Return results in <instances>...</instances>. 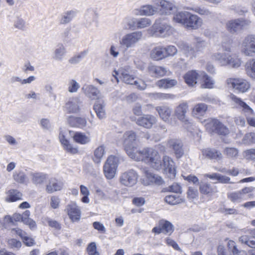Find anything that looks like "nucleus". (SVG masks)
I'll use <instances>...</instances> for the list:
<instances>
[{
	"label": "nucleus",
	"instance_id": "46",
	"mask_svg": "<svg viewBox=\"0 0 255 255\" xmlns=\"http://www.w3.org/2000/svg\"><path fill=\"white\" fill-rule=\"evenodd\" d=\"M227 245L231 255H247L246 252L238 249L236 243L234 241L229 240Z\"/></svg>",
	"mask_w": 255,
	"mask_h": 255
},
{
	"label": "nucleus",
	"instance_id": "28",
	"mask_svg": "<svg viewBox=\"0 0 255 255\" xmlns=\"http://www.w3.org/2000/svg\"><path fill=\"white\" fill-rule=\"evenodd\" d=\"M81 103L78 98L70 99L65 104V110L70 113H76L79 112Z\"/></svg>",
	"mask_w": 255,
	"mask_h": 255
},
{
	"label": "nucleus",
	"instance_id": "42",
	"mask_svg": "<svg viewBox=\"0 0 255 255\" xmlns=\"http://www.w3.org/2000/svg\"><path fill=\"white\" fill-rule=\"evenodd\" d=\"M189 13V12L187 11H177L173 14L172 21L180 23L184 26Z\"/></svg>",
	"mask_w": 255,
	"mask_h": 255
},
{
	"label": "nucleus",
	"instance_id": "17",
	"mask_svg": "<svg viewBox=\"0 0 255 255\" xmlns=\"http://www.w3.org/2000/svg\"><path fill=\"white\" fill-rule=\"evenodd\" d=\"M131 121H135L136 124L146 128H150L157 122L156 118L151 115H143L137 119L134 117L130 118Z\"/></svg>",
	"mask_w": 255,
	"mask_h": 255
},
{
	"label": "nucleus",
	"instance_id": "53",
	"mask_svg": "<svg viewBox=\"0 0 255 255\" xmlns=\"http://www.w3.org/2000/svg\"><path fill=\"white\" fill-rule=\"evenodd\" d=\"M137 18L133 17H127L125 18L123 23L126 29H131L136 28Z\"/></svg>",
	"mask_w": 255,
	"mask_h": 255
},
{
	"label": "nucleus",
	"instance_id": "47",
	"mask_svg": "<svg viewBox=\"0 0 255 255\" xmlns=\"http://www.w3.org/2000/svg\"><path fill=\"white\" fill-rule=\"evenodd\" d=\"M150 56L155 60H159L165 58V48L160 46L154 48L151 52Z\"/></svg>",
	"mask_w": 255,
	"mask_h": 255
},
{
	"label": "nucleus",
	"instance_id": "44",
	"mask_svg": "<svg viewBox=\"0 0 255 255\" xmlns=\"http://www.w3.org/2000/svg\"><path fill=\"white\" fill-rule=\"evenodd\" d=\"M68 122L71 126L80 128H84L87 123L85 118L74 117H70Z\"/></svg>",
	"mask_w": 255,
	"mask_h": 255
},
{
	"label": "nucleus",
	"instance_id": "24",
	"mask_svg": "<svg viewBox=\"0 0 255 255\" xmlns=\"http://www.w3.org/2000/svg\"><path fill=\"white\" fill-rule=\"evenodd\" d=\"M202 19L195 14L189 13L184 27L192 29H197L202 26Z\"/></svg>",
	"mask_w": 255,
	"mask_h": 255
},
{
	"label": "nucleus",
	"instance_id": "36",
	"mask_svg": "<svg viewBox=\"0 0 255 255\" xmlns=\"http://www.w3.org/2000/svg\"><path fill=\"white\" fill-rule=\"evenodd\" d=\"M147 95L151 100L154 101H164L175 98V95L169 93L154 92L148 93Z\"/></svg>",
	"mask_w": 255,
	"mask_h": 255
},
{
	"label": "nucleus",
	"instance_id": "43",
	"mask_svg": "<svg viewBox=\"0 0 255 255\" xmlns=\"http://www.w3.org/2000/svg\"><path fill=\"white\" fill-rule=\"evenodd\" d=\"M105 106V103L103 101H97L94 105V109L97 117L100 119H103L106 118Z\"/></svg>",
	"mask_w": 255,
	"mask_h": 255
},
{
	"label": "nucleus",
	"instance_id": "19",
	"mask_svg": "<svg viewBox=\"0 0 255 255\" xmlns=\"http://www.w3.org/2000/svg\"><path fill=\"white\" fill-rule=\"evenodd\" d=\"M65 211L72 222L80 221L81 211L75 202H70L66 207Z\"/></svg>",
	"mask_w": 255,
	"mask_h": 255
},
{
	"label": "nucleus",
	"instance_id": "27",
	"mask_svg": "<svg viewBox=\"0 0 255 255\" xmlns=\"http://www.w3.org/2000/svg\"><path fill=\"white\" fill-rule=\"evenodd\" d=\"M148 71L151 76L157 78L168 75L167 74L168 71L167 69L160 66L149 65L148 67Z\"/></svg>",
	"mask_w": 255,
	"mask_h": 255
},
{
	"label": "nucleus",
	"instance_id": "38",
	"mask_svg": "<svg viewBox=\"0 0 255 255\" xmlns=\"http://www.w3.org/2000/svg\"><path fill=\"white\" fill-rule=\"evenodd\" d=\"M155 110L163 121L166 122L169 121L172 112L171 109L169 107L167 106H157L155 108Z\"/></svg>",
	"mask_w": 255,
	"mask_h": 255
},
{
	"label": "nucleus",
	"instance_id": "58",
	"mask_svg": "<svg viewBox=\"0 0 255 255\" xmlns=\"http://www.w3.org/2000/svg\"><path fill=\"white\" fill-rule=\"evenodd\" d=\"M14 26L21 30H25L27 28V25L24 19L20 17H17L14 22Z\"/></svg>",
	"mask_w": 255,
	"mask_h": 255
},
{
	"label": "nucleus",
	"instance_id": "12",
	"mask_svg": "<svg viewBox=\"0 0 255 255\" xmlns=\"http://www.w3.org/2000/svg\"><path fill=\"white\" fill-rule=\"evenodd\" d=\"M188 110L189 106L187 103L182 102L175 107L174 111L175 117L187 127L192 125V123L187 115Z\"/></svg>",
	"mask_w": 255,
	"mask_h": 255
},
{
	"label": "nucleus",
	"instance_id": "8",
	"mask_svg": "<svg viewBox=\"0 0 255 255\" xmlns=\"http://www.w3.org/2000/svg\"><path fill=\"white\" fill-rule=\"evenodd\" d=\"M241 53L245 56H255V35H249L243 39L241 45Z\"/></svg>",
	"mask_w": 255,
	"mask_h": 255
},
{
	"label": "nucleus",
	"instance_id": "30",
	"mask_svg": "<svg viewBox=\"0 0 255 255\" xmlns=\"http://www.w3.org/2000/svg\"><path fill=\"white\" fill-rule=\"evenodd\" d=\"M202 156L207 159H214L216 160L222 159V153L214 148H206L202 150Z\"/></svg>",
	"mask_w": 255,
	"mask_h": 255
},
{
	"label": "nucleus",
	"instance_id": "56",
	"mask_svg": "<svg viewBox=\"0 0 255 255\" xmlns=\"http://www.w3.org/2000/svg\"><path fill=\"white\" fill-rule=\"evenodd\" d=\"M165 201L170 205H176L182 202V199L177 195H169L165 197Z\"/></svg>",
	"mask_w": 255,
	"mask_h": 255
},
{
	"label": "nucleus",
	"instance_id": "16",
	"mask_svg": "<svg viewBox=\"0 0 255 255\" xmlns=\"http://www.w3.org/2000/svg\"><path fill=\"white\" fill-rule=\"evenodd\" d=\"M71 131L66 128H61L59 136V140L64 149L67 152L76 154L78 152V148L70 143L67 139V135Z\"/></svg>",
	"mask_w": 255,
	"mask_h": 255
},
{
	"label": "nucleus",
	"instance_id": "11",
	"mask_svg": "<svg viewBox=\"0 0 255 255\" xmlns=\"http://www.w3.org/2000/svg\"><path fill=\"white\" fill-rule=\"evenodd\" d=\"M226 83L229 88L241 93L246 92L250 88L249 82L242 78H230L226 80Z\"/></svg>",
	"mask_w": 255,
	"mask_h": 255
},
{
	"label": "nucleus",
	"instance_id": "21",
	"mask_svg": "<svg viewBox=\"0 0 255 255\" xmlns=\"http://www.w3.org/2000/svg\"><path fill=\"white\" fill-rule=\"evenodd\" d=\"M250 23L249 21L243 19H232L226 23V28L230 32L235 33L242 29Z\"/></svg>",
	"mask_w": 255,
	"mask_h": 255
},
{
	"label": "nucleus",
	"instance_id": "26",
	"mask_svg": "<svg viewBox=\"0 0 255 255\" xmlns=\"http://www.w3.org/2000/svg\"><path fill=\"white\" fill-rule=\"evenodd\" d=\"M167 146L172 149L177 158H180L183 154V145L180 140L177 139H170L167 142Z\"/></svg>",
	"mask_w": 255,
	"mask_h": 255
},
{
	"label": "nucleus",
	"instance_id": "35",
	"mask_svg": "<svg viewBox=\"0 0 255 255\" xmlns=\"http://www.w3.org/2000/svg\"><path fill=\"white\" fill-rule=\"evenodd\" d=\"M207 109V105L204 103L197 104L192 109V115L195 118L200 119L206 113Z\"/></svg>",
	"mask_w": 255,
	"mask_h": 255
},
{
	"label": "nucleus",
	"instance_id": "23",
	"mask_svg": "<svg viewBox=\"0 0 255 255\" xmlns=\"http://www.w3.org/2000/svg\"><path fill=\"white\" fill-rule=\"evenodd\" d=\"M202 71L190 70L183 76L185 83L190 87H194L197 83V80H200Z\"/></svg>",
	"mask_w": 255,
	"mask_h": 255
},
{
	"label": "nucleus",
	"instance_id": "13",
	"mask_svg": "<svg viewBox=\"0 0 255 255\" xmlns=\"http://www.w3.org/2000/svg\"><path fill=\"white\" fill-rule=\"evenodd\" d=\"M254 190L255 187H246L239 191L228 193V198L234 203H239L248 199V194L254 191Z\"/></svg>",
	"mask_w": 255,
	"mask_h": 255
},
{
	"label": "nucleus",
	"instance_id": "10",
	"mask_svg": "<svg viewBox=\"0 0 255 255\" xmlns=\"http://www.w3.org/2000/svg\"><path fill=\"white\" fill-rule=\"evenodd\" d=\"M160 167L155 168L156 170H162L163 173L169 178H174L176 174L175 164L171 158L165 155L160 160Z\"/></svg>",
	"mask_w": 255,
	"mask_h": 255
},
{
	"label": "nucleus",
	"instance_id": "4",
	"mask_svg": "<svg viewBox=\"0 0 255 255\" xmlns=\"http://www.w3.org/2000/svg\"><path fill=\"white\" fill-rule=\"evenodd\" d=\"M174 31V28L170 24L166 22L158 23L157 20L148 30L152 36L161 37H168L172 35Z\"/></svg>",
	"mask_w": 255,
	"mask_h": 255
},
{
	"label": "nucleus",
	"instance_id": "34",
	"mask_svg": "<svg viewBox=\"0 0 255 255\" xmlns=\"http://www.w3.org/2000/svg\"><path fill=\"white\" fill-rule=\"evenodd\" d=\"M77 11L75 9L67 10L61 16L59 20V23L61 25H65L69 23L77 15Z\"/></svg>",
	"mask_w": 255,
	"mask_h": 255
},
{
	"label": "nucleus",
	"instance_id": "18",
	"mask_svg": "<svg viewBox=\"0 0 255 255\" xmlns=\"http://www.w3.org/2000/svg\"><path fill=\"white\" fill-rule=\"evenodd\" d=\"M142 172L144 176L141 179V182L144 185L148 186L153 183L161 185L163 183V180L160 176L153 174L148 169H143Z\"/></svg>",
	"mask_w": 255,
	"mask_h": 255
},
{
	"label": "nucleus",
	"instance_id": "45",
	"mask_svg": "<svg viewBox=\"0 0 255 255\" xmlns=\"http://www.w3.org/2000/svg\"><path fill=\"white\" fill-rule=\"evenodd\" d=\"M22 194L17 190L11 189L6 193L5 200L7 202H15L22 199Z\"/></svg>",
	"mask_w": 255,
	"mask_h": 255
},
{
	"label": "nucleus",
	"instance_id": "62",
	"mask_svg": "<svg viewBox=\"0 0 255 255\" xmlns=\"http://www.w3.org/2000/svg\"><path fill=\"white\" fill-rule=\"evenodd\" d=\"M86 53L85 52H82L78 55H75L68 60V62L71 65H76L78 64L82 59L84 57Z\"/></svg>",
	"mask_w": 255,
	"mask_h": 255
},
{
	"label": "nucleus",
	"instance_id": "32",
	"mask_svg": "<svg viewBox=\"0 0 255 255\" xmlns=\"http://www.w3.org/2000/svg\"><path fill=\"white\" fill-rule=\"evenodd\" d=\"M32 182L35 185L43 184L48 178V175L43 172H34L30 174Z\"/></svg>",
	"mask_w": 255,
	"mask_h": 255
},
{
	"label": "nucleus",
	"instance_id": "14",
	"mask_svg": "<svg viewBox=\"0 0 255 255\" xmlns=\"http://www.w3.org/2000/svg\"><path fill=\"white\" fill-rule=\"evenodd\" d=\"M112 74L117 82L119 81L118 76L124 82L128 84L132 85L135 81L134 77L131 74L130 68L128 66L122 67L119 71L114 70Z\"/></svg>",
	"mask_w": 255,
	"mask_h": 255
},
{
	"label": "nucleus",
	"instance_id": "25",
	"mask_svg": "<svg viewBox=\"0 0 255 255\" xmlns=\"http://www.w3.org/2000/svg\"><path fill=\"white\" fill-rule=\"evenodd\" d=\"M98 16V12L94 8L90 7L86 9L84 13L86 27H90L94 22H96Z\"/></svg>",
	"mask_w": 255,
	"mask_h": 255
},
{
	"label": "nucleus",
	"instance_id": "5",
	"mask_svg": "<svg viewBox=\"0 0 255 255\" xmlns=\"http://www.w3.org/2000/svg\"><path fill=\"white\" fill-rule=\"evenodd\" d=\"M119 163V159L116 156L111 155L107 157L103 165V172L107 179L115 178Z\"/></svg>",
	"mask_w": 255,
	"mask_h": 255
},
{
	"label": "nucleus",
	"instance_id": "3",
	"mask_svg": "<svg viewBox=\"0 0 255 255\" xmlns=\"http://www.w3.org/2000/svg\"><path fill=\"white\" fill-rule=\"evenodd\" d=\"M136 139V133L132 130L125 132L121 139L128 155L132 159L139 149L137 148Z\"/></svg>",
	"mask_w": 255,
	"mask_h": 255
},
{
	"label": "nucleus",
	"instance_id": "29",
	"mask_svg": "<svg viewBox=\"0 0 255 255\" xmlns=\"http://www.w3.org/2000/svg\"><path fill=\"white\" fill-rule=\"evenodd\" d=\"M63 187V183L55 178H51L48 180L45 186V191L50 194L61 190Z\"/></svg>",
	"mask_w": 255,
	"mask_h": 255
},
{
	"label": "nucleus",
	"instance_id": "51",
	"mask_svg": "<svg viewBox=\"0 0 255 255\" xmlns=\"http://www.w3.org/2000/svg\"><path fill=\"white\" fill-rule=\"evenodd\" d=\"M223 153L228 158L236 159L239 154V150L235 147H226L223 150Z\"/></svg>",
	"mask_w": 255,
	"mask_h": 255
},
{
	"label": "nucleus",
	"instance_id": "41",
	"mask_svg": "<svg viewBox=\"0 0 255 255\" xmlns=\"http://www.w3.org/2000/svg\"><path fill=\"white\" fill-rule=\"evenodd\" d=\"M66 54V49L63 44H58L55 48L52 57L55 61H61Z\"/></svg>",
	"mask_w": 255,
	"mask_h": 255
},
{
	"label": "nucleus",
	"instance_id": "57",
	"mask_svg": "<svg viewBox=\"0 0 255 255\" xmlns=\"http://www.w3.org/2000/svg\"><path fill=\"white\" fill-rule=\"evenodd\" d=\"M80 87L79 83L74 79H71L69 81L68 84V91L69 93H73L78 92Z\"/></svg>",
	"mask_w": 255,
	"mask_h": 255
},
{
	"label": "nucleus",
	"instance_id": "22",
	"mask_svg": "<svg viewBox=\"0 0 255 255\" xmlns=\"http://www.w3.org/2000/svg\"><path fill=\"white\" fill-rule=\"evenodd\" d=\"M231 105L235 108L241 109L244 113H252L253 109L240 98L232 94L230 95Z\"/></svg>",
	"mask_w": 255,
	"mask_h": 255
},
{
	"label": "nucleus",
	"instance_id": "7",
	"mask_svg": "<svg viewBox=\"0 0 255 255\" xmlns=\"http://www.w3.org/2000/svg\"><path fill=\"white\" fill-rule=\"evenodd\" d=\"M206 129L210 132H216L221 135L229 133V129L218 120L208 119L202 122Z\"/></svg>",
	"mask_w": 255,
	"mask_h": 255
},
{
	"label": "nucleus",
	"instance_id": "64",
	"mask_svg": "<svg viewBox=\"0 0 255 255\" xmlns=\"http://www.w3.org/2000/svg\"><path fill=\"white\" fill-rule=\"evenodd\" d=\"M244 157L249 160H255V148L248 149L243 152Z\"/></svg>",
	"mask_w": 255,
	"mask_h": 255
},
{
	"label": "nucleus",
	"instance_id": "48",
	"mask_svg": "<svg viewBox=\"0 0 255 255\" xmlns=\"http://www.w3.org/2000/svg\"><path fill=\"white\" fill-rule=\"evenodd\" d=\"M245 70L249 77L255 79V59H251L246 63Z\"/></svg>",
	"mask_w": 255,
	"mask_h": 255
},
{
	"label": "nucleus",
	"instance_id": "1",
	"mask_svg": "<svg viewBox=\"0 0 255 255\" xmlns=\"http://www.w3.org/2000/svg\"><path fill=\"white\" fill-rule=\"evenodd\" d=\"M132 159L137 161H144L154 169L160 167L161 156L158 151L153 148L145 147L139 149Z\"/></svg>",
	"mask_w": 255,
	"mask_h": 255
},
{
	"label": "nucleus",
	"instance_id": "15",
	"mask_svg": "<svg viewBox=\"0 0 255 255\" xmlns=\"http://www.w3.org/2000/svg\"><path fill=\"white\" fill-rule=\"evenodd\" d=\"M138 175L133 170H129L123 173L120 177V182L127 187H132L137 181Z\"/></svg>",
	"mask_w": 255,
	"mask_h": 255
},
{
	"label": "nucleus",
	"instance_id": "49",
	"mask_svg": "<svg viewBox=\"0 0 255 255\" xmlns=\"http://www.w3.org/2000/svg\"><path fill=\"white\" fill-rule=\"evenodd\" d=\"M13 180L20 184H27L28 182V179L26 174L24 172L21 170L15 171L12 175Z\"/></svg>",
	"mask_w": 255,
	"mask_h": 255
},
{
	"label": "nucleus",
	"instance_id": "2",
	"mask_svg": "<svg viewBox=\"0 0 255 255\" xmlns=\"http://www.w3.org/2000/svg\"><path fill=\"white\" fill-rule=\"evenodd\" d=\"M225 50L227 52L214 53L212 55V59L222 66H229L233 68L240 67L242 63L241 58L236 54L228 53L231 52L230 48H226Z\"/></svg>",
	"mask_w": 255,
	"mask_h": 255
},
{
	"label": "nucleus",
	"instance_id": "6",
	"mask_svg": "<svg viewBox=\"0 0 255 255\" xmlns=\"http://www.w3.org/2000/svg\"><path fill=\"white\" fill-rule=\"evenodd\" d=\"M157 9V13L160 15L169 16L173 13L176 10L177 7L175 4L168 0H151Z\"/></svg>",
	"mask_w": 255,
	"mask_h": 255
},
{
	"label": "nucleus",
	"instance_id": "20",
	"mask_svg": "<svg viewBox=\"0 0 255 255\" xmlns=\"http://www.w3.org/2000/svg\"><path fill=\"white\" fill-rule=\"evenodd\" d=\"M133 14L136 16H152L157 13L156 6L153 4H146L133 10Z\"/></svg>",
	"mask_w": 255,
	"mask_h": 255
},
{
	"label": "nucleus",
	"instance_id": "52",
	"mask_svg": "<svg viewBox=\"0 0 255 255\" xmlns=\"http://www.w3.org/2000/svg\"><path fill=\"white\" fill-rule=\"evenodd\" d=\"M152 24V21L147 17H140L137 18L136 28L143 29L150 26Z\"/></svg>",
	"mask_w": 255,
	"mask_h": 255
},
{
	"label": "nucleus",
	"instance_id": "63",
	"mask_svg": "<svg viewBox=\"0 0 255 255\" xmlns=\"http://www.w3.org/2000/svg\"><path fill=\"white\" fill-rule=\"evenodd\" d=\"M87 251L88 255H100L99 252L97 250V247L95 243H90L87 248Z\"/></svg>",
	"mask_w": 255,
	"mask_h": 255
},
{
	"label": "nucleus",
	"instance_id": "33",
	"mask_svg": "<svg viewBox=\"0 0 255 255\" xmlns=\"http://www.w3.org/2000/svg\"><path fill=\"white\" fill-rule=\"evenodd\" d=\"M178 47L187 57L193 59L196 57V54L194 49L189 44L180 42L178 44Z\"/></svg>",
	"mask_w": 255,
	"mask_h": 255
},
{
	"label": "nucleus",
	"instance_id": "59",
	"mask_svg": "<svg viewBox=\"0 0 255 255\" xmlns=\"http://www.w3.org/2000/svg\"><path fill=\"white\" fill-rule=\"evenodd\" d=\"M188 9L192 10L194 12L199 13L200 15H203L205 16L211 15L212 14L211 12L209 10V9L204 7L196 6L191 8H188Z\"/></svg>",
	"mask_w": 255,
	"mask_h": 255
},
{
	"label": "nucleus",
	"instance_id": "61",
	"mask_svg": "<svg viewBox=\"0 0 255 255\" xmlns=\"http://www.w3.org/2000/svg\"><path fill=\"white\" fill-rule=\"evenodd\" d=\"M242 142L244 144L255 143V133L251 132L246 134L242 140Z\"/></svg>",
	"mask_w": 255,
	"mask_h": 255
},
{
	"label": "nucleus",
	"instance_id": "9",
	"mask_svg": "<svg viewBox=\"0 0 255 255\" xmlns=\"http://www.w3.org/2000/svg\"><path fill=\"white\" fill-rule=\"evenodd\" d=\"M142 32L140 31H136L130 32L125 35L120 41L121 46L127 49L135 47L142 38Z\"/></svg>",
	"mask_w": 255,
	"mask_h": 255
},
{
	"label": "nucleus",
	"instance_id": "55",
	"mask_svg": "<svg viewBox=\"0 0 255 255\" xmlns=\"http://www.w3.org/2000/svg\"><path fill=\"white\" fill-rule=\"evenodd\" d=\"M199 188L201 193L205 195H212L214 192V189L209 183H201Z\"/></svg>",
	"mask_w": 255,
	"mask_h": 255
},
{
	"label": "nucleus",
	"instance_id": "37",
	"mask_svg": "<svg viewBox=\"0 0 255 255\" xmlns=\"http://www.w3.org/2000/svg\"><path fill=\"white\" fill-rule=\"evenodd\" d=\"M73 140L76 142L81 144H86L91 141L90 133L86 134L84 132L77 131L73 135Z\"/></svg>",
	"mask_w": 255,
	"mask_h": 255
},
{
	"label": "nucleus",
	"instance_id": "39",
	"mask_svg": "<svg viewBox=\"0 0 255 255\" xmlns=\"http://www.w3.org/2000/svg\"><path fill=\"white\" fill-rule=\"evenodd\" d=\"M105 149L106 147L104 145H101L95 148L92 156V160L94 163L99 164L101 162L106 153Z\"/></svg>",
	"mask_w": 255,
	"mask_h": 255
},
{
	"label": "nucleus",
	"instance_id": "60",
	"mask_svg": "<svg viewBox=\"0 0 255 255\" xmlns=\"http://www.w3.org/2000/svg\"><path fill=\"white\" fill-rule=\"evenodd\" d=\"M61 199L57 196H52L50 199V207L53 209L59 208L60 205Z\"/></svg>",
	"mask_w": 255,
	"mask_h": 255
},
{
	"label": "nucleus",
	"instance_id": "31",
	"mask_svg": "<svg viewBox=\"0 0 255 255\" xmlns=\"http://www.w3.org/2000/svg\"><path fill=\"white\" fill-rule=\"evenodd\" d=\"M82 90L88 98L92 100L99 98L100 92L97 88L92 85H85L82 88Z\"/></svg>",
	"mask_w": 255,
	"mask_h": 255
},
{
	"label": "nucleus",
	"instance_id": "50",
	"mask_svg": "<svg viewBox=\"0 0 255 255\" xmlns=\"http://www.w3.org/2000/svg\"><path fill=\"white\" fill-rule=\"evenodd\" d=\"M159 225L164 234L171 235L174 231L173 225L167 221L161 220L159 221Z\"/></svg>",
	"mask_w": 255,
	"mask_h": 255
},
{
	"label": "nucleus",
	"instance_id": "54",
	"mask_svg": "<svg viewBox=\"0 0 255 255\" xmlns=\"http://www.w3.org/2000/svg\"><path fill=\"white\" fill-rule=\"evenodd\" d=\"M80 193L83 196L81 199V201L86 204H88L90 202V199L89 196L90 195V191L88 188L83 185H81L80 186Z\"/></svg>",
	"mask_w": 255,
	"mask_h": 255
},
{
	"label": "nucleus",
	"instance_id": "40",
	"mask_svg": "<svg viewBox=\"0 0 255 255\" xmlns=\"http://www.w3.org/2000/svg\"><path fill=\"white\" fill-rule=\"evenodd\" d=\"M200 80L202 81L201 86L203 88L213 89L215 87V80L203 71H202Z\"/></svg>",
	"mask_w": 255,
	"mask_h": 255
}]
</instances>
